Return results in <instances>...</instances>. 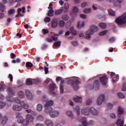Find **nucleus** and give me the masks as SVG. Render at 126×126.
Masks as SVG:
<instances>
[{
	"label": "nucleus",
	"mask_w": 126,
	"mask_h": 126,
	"mask_svg": "<svg viewBox=\"0 0 126 126\" xmlns=\"http://www.w3.org/2000/svg\"><path fill=\"white\" fill-rule=\"evenodd\" d=\"M45 113L49 114L51 118H57L60 115V112L57 110H53L52 107H49L45 110Z\"/></svg>",
	"instance_id": "obj_1"
},
{
	"label": "nucleus",
	"mask_w": 126,
	"mask_h": 126,
	"mask_svg": "<svg viewBox=\"0 0 126 126\" xmlns=\"http://www.w3.org/2000/svg\"><path fill=\"white\" fill-rule=\"evenodd\" d=\"M98 27H97L95 25H92L90 27V29L86 32V36L85 37L86 39H90L91 38V35H93L94 34V32H97L98 31Z\"/></svg>",
	"instance_id": "obj_2"
},
{
	"label": "nucleus",
	"mask_w": 126,
	"mask_h": 126,
	"mask_svg": "<svg viewBox=\"0 0 126 126\" xmlns=\"http://www.w3.org/2000/svg\"><path fill=\"white\" fill-rule=\"evenodd\" d=\"M67 84L72 85L73 87L74 90H77L78 89V86L80 82L78 80L74 79V80H69L67 81Z\"/></svg>",
	"instance_id": "obj_3"
},
{
	"label": "nucleus",
	"mask_w": 126,
	"mask_h": 126,
	"mask_svg": "<svg viewBox=\"0 0 126 126\" xmlns=\"http://www.w3.org/2000/svg\"><path fill=\"white\" fill-rule=\"evenodd\" d=\"M115 22L119 24V25H121V24H124L126 22V13L123 14L121 17H119L117 18L115 20Z\"/></svg>",
	"instance_id": "obj_4"
},
{
	"label": "nucleus",
	"mask_w": 126,
	"mask_h": 126,
	"mask_svg": "<svg viewBox=\"0 0 126 126\" xmlns=\"http://www.w3.org/2000/svg\"><path fill=\"white\" fill-rule=\"evenodd\" d=\"M7 100L8 102H11V103L15 102V103H17V104H20V105H21L20 99H19V98L18 97H16L15 98L13 99L12 96L8 95L7 97Z\"/></svg>",
	"instance_id": "obj_5"
},
{
	"label": "nucleus",
	"mask_w": 126,
	"mask_h": 126,
	"mask_svg": "<svg viewBox=\"0 0 126 126\" xmlns=\"http://www.w3.org/2000/svg\"><path fill=\"white\" fill-rule=\"evenodd\" d=\"M39 82V80L37 79H32L31 78L27 79L26 83L27 85H32L33 83L37 84Z\"/></svg>",
	"instance_id": "obj_6"
},
{
	"label": "nucleus",
	"mask_w": 126,
	"mask_h": 126,
	"mask_svg": "<svg viewBox=\"0 0 126 126\" xmlns=\"http://www.w3.org/2000/svg\"><path fill=\"white\" fill-rule=\"evenodd\" d=\"M105 101V95L100 94L98 96L96 100V104L98 105H101L102 103L104 102Z\"/></svg>",
	"instance_id": "obj_7"
},
{
	"label": "nucleus",
	"mask_w": 126,
	"mask_h": 126,
	"mask_svg": "<svg viewBox=\"0 0 126 126\" xmlns=\"http://www.w3.org/2000/svg\"><path fill=\"white\" fill-rule=\"evenodd\" d=\"M99 81L102 85H107V83H108V77L107 76H103L99 78Z\"/></svg>",
	"instance_id": "obj_8"
},
{
	"label": "nucleus",
	"mask_w": 126,
	"mask_h": 126,
	"mask_svg": "<svg viewBox=\"0 0 126 126\" xmlns=\"http://www.w3.org/2000/svg\"><path fill=\"white\" fill-rule=\"evenodd\" d=\"M63 12L64 13L67 12V10H65L63 7L60 9L56 10L55 12V15H60V14H62Z\"/></svg>",
	"instance_id": "obj_9"
},
{
	"label": "nucleus",
	"mask_w": 126,
	"mask_h": 126,
	"mask_svg": "<svg viewBox=\"0 0 126 126\" xmlns=\"http://www.w3.org/2000/svg\"><path fill=\"white\" fill-rule=\"evenodd\" d=\"M99 80H96L94 81L93 86L91 87V89H94V90H98L99 89Z\"/></svg>",
	"instance_id": "obj_10"
},
{
	"label": "nucleus",
	"mask_w": 126,
	"mask_h": 126,
	"mask_svg": "<svg viewBox=\"0 0 126 126\" xmlns=\"http://www.w3.org/2000/svg\"><path fill=\"white\" fill-rule=\"evenodd\" d=\"M52 28H57L58 27V19L54 18L51 21Z\"/></svg>",
	"instance_id": "obj_11"
},
{
	"label": "nucleus",
	"mask_w": 126,
	"mask_h": 126,
	"mask_svg": "<svg viewBox=\"0 0 126 126\" xmlns=\"http://www.w3.org/2000/svg\"><path fill=\"white\" fill-rule=\"evenodd\" d=\"M90 113V108L87 107L86 109L82 110V114L85 116H88Z\"/></svg>",
	"instance_id": "obj_12"
},
{
	"label": "nucleus",
	"mask_w": 126,
	"mask_h": 126,
	"mask_svg": "<svg viewBox=\"0 0 126 126\" xmlns=\"http://www.w3.org/2000/svg\"><path fill=\"white\" fill-rule=\"evenodd\" d=\"M26 95L28 99H30V100H32V99H33L32 93H31V92H30V91L27 90L26 91Z\"/></svg>",
	"instance_id": "obj_13"
},
{
	"label": "nucleus",
	"mask_w": 126,
	"mask_h": 126,
	"mask_svg": "<svg viewBox=\"0 0 126 126\" xmlns=\"http://www.w3.org/2000/svg\"><path fill=\"white\" fill-rule=\"evenodd\" d=\"M54 105V101L53 100H49L47 102L46 104L44 105V107L46 109H49L50 107L51 106H53Z\"/></svg>",
	"instance_id": "obj_14"
},
{
	"label": "nucleus",
	"mask_w": 126,
	"mask_h": 126,
	"mask_svg": "<svg viewBox=\"0 0 126 126\" xmlns=\"http://www.w3.org/2000/svg\"><path fill=\"white\" fill-rule=\"evenodd\" d=\"M19 123L20 124H23V126H27L30 124L29 121H28L26 119L24 120V118H23V120L22 119Z\"/></svg>",
	"instance_id": "obj_15"
},
{
	"label": "nucleus",
	"mask_w": 126,
	"mask_h": 126,
	"mask_svg": "<svg viewBox=\"0 0 126 126\" xmlns=\"http://www.w3.org/2000/svg\"><path fill=\"white\" fill-rule=\"evenodd\" d=\"M26 120H27L28 122L31 123L32 122H33L34 118L33 117V116H32V115L30 114H27L26 115Z\"/></svg>",
	"instance_id": "obj_16"
},
{
	"label": "nucleus",
	"mask_w": 126,
	"mask_h": 126,
	"mask_svg": "<svg viewBox=\"0 0 126 126\" xmlns=\"http://www.w3.org/2000/svg\"><path fill=\"white\" fill-rule=\"evenodd\" d=\"M3 96H0V109H2V108H4V106H5V103L3 102Z\"/></svg>",
	"instance_id": "obj_17"
},
{
	"label": "nucleus",
	"mask_w": 126,
	"mask_h": 126,
	"mask_svg": "<svg viewBox=\"0 0 126 126\" xmlns=\"http://www.w3.org/2000/svg\"><path fill=\"white\" fill-rule=\"evenodd\" d=\"M13 110L14 111H16L17 112H20V111L22 110V108L18 105H15L13 106Z\"/></svg>",
	"instance_id": "obj_18"
},
{
	"label": "nucleus",
	"mask_w": 126,
	"mask_h": 126,
	"mask_svg": "<svg viewBox=\"0 0 126 126\" xmlns=\"http://www.w3.org/2000/svg\"><path fill=\"white\" fill-rule=\"evenodd\" d=\"M16 118L18 119V122L19 123L22 120H23V117L21 116V113L17 112L16 113Z\"/></svg>",
	"instance_id": "obj_19"
},
{
	"label": "nucleus",
	"mask_w": 126,
	"mask_h": 126,
	"mask_svg": "<svg viewBox=\"0 0 126 126\" xmlns=\"http://www.w3.org/2000/svg\"><path fill=\"white\" fill-rule=\"evenodd\" d=\"M116 125L118 126H124V124H125L124 122V120L119 119L116 122Z\"/></svg>",
	"instance_id": "obj_20"
},
{
	"label": "nucleus",
	"mask_w": 126,
	"mask_h": 126,
	"mask_svg": "<svg viewBox=\"0 0 126 126\" xmlns=\"http://www.w3.org/2000/svg\"><path fill=\"white\" fill-rule=\"evenodd\" d=\"M66 114L69 118H70V119H74V116H73V114L71 111H67Z\"/></svg>",
	"instance_id": "obj_21"
},
{
	"label": "nucleus",
	"mask_w": 126,
	"mask_h": 126,
	"mask_svg": "<svg viewBox=\"0 0 126 126\" xmlns=\"http://www.w3.org/2000/svg\"><path fill=\"white\" fill-rule=\"evenodd\" d=\"M90 112L92 115H94V116H97V115H98V111H97V110L94 107L90 108Z\"/></svg>",
	"instance_id": "obj_22"
},
{
	"label": "nucleus",
	"mask_w": 126,
	"mask_h": 126,
	"mask_svg": "<svg viewBox=\"0 0 126 126\" xmlns=\"http://www.w3.org/2000/svg\"><path fill=\"white\" fill-rule=\"evenodd\" d=\"M73 100L76 103H81L82 102V98L77 96L76 97H74Z\"/></svg>",
	"instance_id": "obj_23"
},
{
	"label": "nucleus",
	"mask_w": 126,
	"mask_h": 126,
	"mask_svg": "<svg viewBox=\"0 0 126 126\" xmlns=\"http://www.w3.org/2000/svg\"><path fill=\"white\" fill-rule=\"evenodd\" d=\"M21 107L24 108V109H28L29 108V105L27 103H25L24 101H21Z\"/></svg>",
	"instance_id": "obj_24"
},
{
	"label": "nucleus",
	"mask_w": 126,
	"mask_h": 126,
	"mask_svg": "<svg viewBox=\"0 0 126 126\" xmlns=\"http://www.w3.org/2000/svg\"><path fill=\"white\" fill-rule=\"evenodd\" d=\"M7 90L9 94L12 95V96H13V95L15 94V92L12 90V88H11V87H8Z\"/></svg>",
	"instance_id": "obj_25"
},
{
	"label": "nucleus",
	"mask_w": 126,
	"mask_h": 126,
	"mask_svg": "<svg viewBox=\"0 0 126 126\" xmlns=\"http://www.w3.org/2000/svg\"><path fill=\"white\" fill-rule=\"evenodd\" d=\"M7 120H8V119L6 116L2 118L1 119V123L2 125H5V124H6V122H7Z\"/></svg>",
	"instance_id": "obj_26"
},
{
	"label": "nucleus",
	"mask_w": 126,
	"mask_h": 126,
	"mask_svg": "<svg viewBox=\"0 0 126 126\" xmlns=\"http://www.w3.org/2000/svg\"><path fill=\"white\" fill-rule=\"evenodd\" d=\"M124 114V109L123 107L119 106L118 107V115L119 116H121Z\"/></svg>",
	"instance_id": "obj_27"
},
{
	"label": "nucleus",
	"mask_w": 126,
	"mask_h": 126,
	"mask_svg": "<svg viewBox=\"0 0 126 126\" xmlns=\"http://www.w3.org/2000/svg\"><path fill=\"white\" fill-rule=\"evenodd\" d=\"M0 10L1 12H4V10H5V5L2 4V3L0 2Z\"/></svg>",
	"instance_id": "obj_28"
},
{
	"label": "nucleus",
	"mask_w": 126,
	"mask_h": 126,
	"mask_svg": "<svg viewBox=\"0 0 126 126\" xmlns=\"http://www.w3.org/2000/svg\"><path fill=\"white\" fill-rule=\"evenodd\" d=\"M56 85L55 84H51L49 86L50 91H54L56 89Z\"/></svg>",
	"instance_id": "obj_29"
},
{
	"label": "nucleus",
	"mask_w": 126,
	"mask_h": 126,
	"mask_svg": "<svg viewBox=\"0 0 126 126\" xmlns=\"http://www.w3.org/2000/svg\"><path fill=\"white\" fill-rule=\"evenodd\" d=\"M98 26L102 29H106L107 28V24L104 23H100L98 24Z\"/></svg>",
	"instance_id": "obj_30"
},
{
	"label": "nucleus",
	"mask_w": 126,
	"mask_h": 126,
	"mask_svg": "<svg viewBox=\"0 0 126 126\" xmlns=\"http://www.w3.org/2000/svg\"><path fill=\"white\" fill-rule=\"evenodd\" d=\"M85 26L84 22L80 21L78 23L77 27L78 28H82V27H84Z\"/></svg>",
	"instance_id": "obj_31"
},
{
	"label": "nucleus",
	"mask_w": 126,
	"mask_h": 126,
	"mask_svg": "<svg viewBox=\"0 0 126 126\" xmlns=\"http://www.w3.org/2000/svg\"><path fill=\"white\" fill-rule=\"evenodd\" d=\"M70 33H72V35H75L77 34L76 31L74 30V28H73V27H71L70 28Z\"/></svg>",
	"instance_id": "obj_32"
},
{
	"label": "nucleus",
	"mask_w": 126,
	"mask_h": 126,
	"mask_svg": "<svg viewBox=\"0 0 126 126\" xmlns=\"http://www.w3.org/2000/svg\"><path fill=\"white\" fill-rule=\"evenodd\" d=\"M45 124L47 126H53V125H54L53 122H52V121L51 120H46L45 121Z\"/></svg>",
	"instance_id": "obj_33"
},
{
	"label": "nucleus",
	"mask_w": 126,
	"mask_h": 126,
	"mask_svg": "<svg viewBox=\"0 0 126 126\" xmlns=\"http://www.w3.org/2000/svg\"><path fill=\"white\" fill-rule=\"evenodd\" d=\"M65 23L63 20H60L58 23L59 27H64Z\"/></svg>",
	"instance_id": "obj_34"
},
{
	"label": "nucleus",
	"mask_w": 126,
	"mask_h": 126,
	"mask_svg": "<svg viewBox=\"0 0 126 126\" xmlns=\"http://www.w3.org/2000/svg\"><path fill=\"white\" fill-rule=\"evenodd\" d=\"M78 12V8L76 7H74L73 8V11L71 13V15L77 14Z\"/></svg>",
	"instance_id": "obj_35"
},
{
	"label": "nucleus",
	"mask_w": 126,
	"mask_h": 126,
	"mask_svg": "<svg viewBox=\"0 0 126 126\" xmlns=\"http://www.w3.org/2000/svg\"><path fill=\"white\" fill-rule=\"evenodd\" d=\"M42 109H43V106L42 105V104H37L36 107V110L37 111H38V112H41Z\"/></svg>",
	"instance_id": "obj_36"
},
{
	"label": "nucleus",
	"mask_w": 126,
	"mask_h": 126,
	"mask_svg": "<svg viewBox=\"0 0 126 126\" xmlns=\"http://www.w3.org/2000/svg\"><path fill=\"white\" fill-rule=\"evenodd\" d=\"M48 16L50 17L54 16V10L53 9L48 11Z\"/></svg>",
	"instance_id": "obj_37"
},
{
	"label": "nucleus",
	"mask_w": 126,
	"mask_h": 126,
	"mask_svg": "<svg viewBox=\"0 0 126 126\" xmlns=\"http://www.w3.org/2000/svg\"><path fill=\"white\" fill-rule=\"evenodd\" d=\"M108 13L111 16H115V12L111 9L108 10Z\"/></svg>",
	"instance_id": "obj_38"
},
{
	"label": "nucleus",
	"mask_w": 126,
	"mask_h": 126,
	"mask_svg": "<svg viewBox=\"0 0 126 126\" xmlns=\"http://www.w3.org/2000/svg\"><path fill=\"white\" fill-rule=\"evenodd\" d=\"M62 19H63V20H65V21H66V20H68L69 17H68L67 15L65 14L62 15Z\"/></svg>",
	"instance_id": "obj_39"
},
{
	"label": "nucleus",
	"mask_w": 126,
	"mask_h": 126,
	"mask_svg": "<svg viewBox=\"0 0 126 126\" xmlns=\"http://www.w3.org/2000/svg\"><path fill=\"white\" fill-rule=\"evenodd\" d=\"M63 87H64L63 84H60V90L61 94H63V91H64Z\"/></svg>",
	"instance_id": "obj_40"
},
{
	"label": "nucleus",
	"mask_w": 126,
	"mask_h": 126,
	"mask_svg": "<svg viewBox=\"0 0 126 126\" xmlns=\"http://www.w3.org/2000/svg\"><path fill=\"white\" fill-rule=\"evenodd\" d=\"M15 13V10L14 9H11L8 11V15L10 16Z\"/></svg>",
	"instance_id": "obj_41"
},
{
	"label": "nucleus",
	"mask_w": 126,
	"mask_h": 126,
	"mask_svg": "<svg viewBox=\"0 0 126 126\" xmlns=\"http://www.w3.org/2000/svg\"><path fill=\"white\" fill-rule=\"evenodd\" d=\"M84 13H90L91 12V8H87L84 9Z\"/></svg>",
	"instance_id": "obj_42"
},
{
	"label": "nucleus",
	"mask_w": 126,
	"mask_h": 126,
	"mask_svg": "<svg viewBox=\"0 0 126 126\" xmlns=\"http://www.w3.org/2000/svg\"><path fill=\"white\" fill-rule=\"evenodd\" d=\"M75 110H76L77 112V115L78 116H79V114L80 113V108H79V106H76V107L75 108Z\"/></svg>",
	"instance_id": "obj_43"
},
{
	"label": "nucleus",
	"mask_w": 126,
	"mask_h": 126,
	"mask_svg": "<svg viewBox=\"0 0 126 126\" xmlns=\"http://www.w3.org/2000/svg\"><path fill=\"white\" fill-rule=\"evenodd\" d=\"M61 44H62V43L61 42V41H59L55 42L54 43V45L55 46V47L58 48L61 46Z\"/></svg>",
	"instance_id": "obj_44"
},
{
	"label": "nucleus",
	"mask_w": 126,
	"mask_h": 126,
	"mask_svg": "<svg viewBox=\"0 0 126 126\" xmlns=\"http://www.w3.org/2000/svg\"><path fill=\"white\" fill-rule=\"evenodd\" d=\"M18 94L20 98H24V93L23 91L19 92Z\"/></svg>",
	"instance_id": "obj_45"
},
{
	"label": "nucleus",
	"mask_w": 126,
	"mask_h": 126,
	"mask_svg": "<svg viewBox=\"0 0 126 126\" xmlns=\"http://www.w3.org/2000/svg\"><path fill=\"white\" fill-rule=\"evenodd\" d=\"M119 80V75H117L115 77L112 79L113 82H117Z\"/></svg>",
	"instance_id": "obj_46"
},
{
	"label": "nucleus",
	"mask_w": 126,
	"mask_h": 126,
	"mask_svg": "<svg viewBox=\"0 0 126 126\" xmlns=\"http://www.w3.org/2000/svg\"><path fill=\"white\" fill-rule=\"evenodd\" d=\"M42 34L43 35H47V34H49V30L47 29H43L42 30Z\"/></svg>",
	"instance_id": "obj_47"
},
{
	"label": "nucleus",
	"mask_w": 126,
	"mask_h": 126,
	"mask_svg": "<svg viewBox=\"0 0 126 126\" xmlns=\"http://www.w3.org/2000/svg\"><path fill=\"white\" fill-rule=\"evenodd\" d=\"M26 66L27 67H32L33 66V64L31 62H27L26 64Z\"/></svg>",
	"instance_id": "obj_48"
},
{
	"label": "nucleus",
	"mask_w": 126,
	"mask_h": 126,
	"mask_svg": "<svg viewBox=\"0 0 126 126\" xmlns=\"http://www.w3.org/2000/svg\"><path fill=\"white\" fill-rule=\"evenodd\" d=\"M118 97L121 99H124V98H125V95L122 93H118Z\"/></svg>",
	"instance_id": "obj_49"
},
{
	"label": "nucleus",
	"mask_w": 126,
	"mask_h": 126,
	"mask_svg": "<svg viewBox=\"0 0 126 126\" xmlns=\"http://www.w3.org/2000/svg\"><path fill=\"white\" fill-rule=\"evenodd\" d=\"M64 10H67L68 8H69V5L68 4V3L66 2L64 4V7H63Z\"/></svg>",
	"instance_id": "obj_50"
},
{
	"label": "nucleus",
	"mask_w": 126,
	"mask_h": 126,
	"mask_svg": "<svg viewBox=\"0 0 126 126\" xmlns=\"http://www.w3.org/2000/svg\"><path fill=\"white\" fill-rule=\"evenodd\" d=\"M91 103H92V99H88L87 100L86 104L87 105H91Z\"/></svg>",
	"instance_id": "obj_51"
},
{
	"label": "nucleus",
	"mask_w": 126,
	"mask_h": 126,
	"mask_svg": "<svg viewBox=\"0 0 126 126\" xmlns=\"http://www.w3.org/2000/svg\"><path fill=\"white\" fill-rule=\"evenodd\" d=\"M107 34V31H103L100 32L99 33V36H104V35H106Z\"/></svg>",
	"instance_id": "obj_52"
},
{
	"label": "nucleus",
	"mask_w": 126,
	"mask_h": 126,
	"mask_svg": "<svg viewBox=\"0 0 126 126\" xmlns=\"http://www.w3.org/2000/svg\"><path fill=\"white\" fill-rule=\"evenodd\" d=\"M44 71L45 74H48V73H49V68H48V67H44Z\"/></svg>",
	"instance_id": "obj_53"
},
{
	"label": "nucleus",
	"mask_w": 126,
	"mask_h": 126,
	"mask_svg": "<svg viewBox=\"0 0 126 126\" xmlns=\"http://www.w3.org/2000/svg\"><path fill=\"white\" fill-rule=\"evenodd\" d=\"M122 90V91H126V83L123 85Z\"/></svg>",
	"instance_id": "obj_54"
},
{
	"label": "nucleus",
	"mask_w": 126,
	"mask_h": 126,
	"mask_svg": "<svg viewBox=\"0 0 126 126\" xmlns=\"http://www.w3.org/2000/svg\"><path fill=\"white\" fill-rule=\"evenodd\" d=\"M109 42H111V43H113V42L116 41V38L114 37H112L109 39Z\"/></svg>",
	"instance_id": "obj_55"
},
{
	"label": "nucleus",
	"mask_w": 126,
	"mask_h": 126,
	"mask_svg": "<svg viewBox=\"0 0 126 126\" xmlns=\"http://www.w3.org/2000/svg\"><path fill=\"white\" fill-rule=\"evenodd\" d=\"M45 22H50L51 21V18L50 17H46L44 19Z\"/></svg>",
	"instance_id": "obj_56"
},
{
	"label": "nucleus",
	"mask_w": 126,
	"mask_h": 126,
	"mask_svg": "<svg viewBox=\"0 0 126 126\" xmlns=\"http://www.w3.org/2000/svg\"><path fill=\"white\" fill-rule=\"evenodd\" d=\"M110 117L111 119H116V114L114 113H111L110 114Z\"/></svg>",
	"instance_id": "obj_57"
},
{
	"label": "nucleus",
	"mask_w": 126,
	"mask_h": 126,
	"mask_svg": "<svg viewBox=\"0 0 126 126\" xmlns=\"http://www.w3.org/2000/svg\"><path fill=\"white\" fill-rule=\"evenodd\" d=\"M8 78H9L11 82H12V81L13 80V77L12 76V75L11 74H10L8 75Z\"/></svg>",
	"instance_id": "obj_58"
},
{
	"label": "nucleus",
	"mask_w": 126,
	"mask_h": 126,
	"mask_svg": "<svg viewBox=\"0 0 126 126\" xmlns=\"http://www.w3.org/2000/svg\"><path fill=\"white\" fill-rule=\"evenodd\" d=\"M107 106L108 109H112L113 108V104H111V103H107Z\"/></svg>",
	"instance_id": "obj_59"
},
{
	"label": "nucleus",
	"mask_w": 126,
	"mask_h": 126,
	"mask_svg": "<svg viewBox=\"0 0 126 126\" xmlns=\"http://www.w3.org/2000/svg\"><path fill=\"white\" fill-rule=\"evenodd\" d=\"M48 48V45L47 44H43L41 47L42 50H45V49H47Z\"/></svg>",
	"instance_id": "obj_60"
},
{
	"label": "nucleus",
	"mask_w": 126,
	"mask_h": 126,
	"mask_svg": "<svg viewBox=\"0 0 126 126\" xmlns=\"http://www.w3.org/2000/svg\"><path fill=\"white\" fill-rule=\"evenodd\" d=\"M3 90H4L3 85L0 84V91H3Z\"/></svg>",
	"instance_id": "obj_61"
},
{
	"label": "nucleus",
	"mask_w": 126,
	"mask_h": 126,
	"mask_svg": "<svg viewBox=\"0 0 126 126\" xmlns=\"http://www.w3.org/2000/svg\"><path fill=\"white\" fill-rule=\"evenodd\" d=\"M37 119L38 121H42L43 120V116H42V115H39Z\"/></svg>",
	"instance_id": "obj_62"
},
{
	"label": "nucleus",
	"mask_w": 126,
	"mask_h": 126,
	"mask_svg": "<svg viewBox=\"0 0 126 126\" xmlns=\"http://www.w3.org/2000/svg\"><path fill=\"white\" fill-rule=\"evenodd\" d=\"M10 56H11V59H14V58H16V55L14 53H11Z\"/></svg>",
	"instance_id": "obj_63"
},
{
	"label": "nucleus",
	"mask_w": 126,
	"mask_h": 126,
	"mask_svg": "<svg viewBox=\"0 0 126 126\" xmlns=\"http://www.w3.org/2000/svg\"><path fill=\"white\" fill-rule=\"evenodd\" d=\"M80 17H81V18H83V19H86V15L84 14L80 15Z\"/></svg>",
	"instance_id": "obj_64"
}]
</instances>
